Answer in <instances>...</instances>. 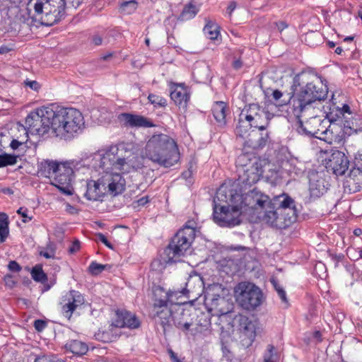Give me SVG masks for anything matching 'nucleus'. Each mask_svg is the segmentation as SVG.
<instances>
[{
    "label": "nucleus",
    "instance_id": "f257e3e1",
    "mask_svg": "<svg viewBox=\"0 0 362 362\" xmlns=\"http://www.w3.org/2000/svg\"><path fill=\"white\" fill-rule=\"evenodd\" d=\"M230 204L218 206L214 204V221L221 227H233L240 223V216L248 214L270 227L284 229L296 221L297 210L295 201L287 194L281 193L273 198L252 190L245 197L230 194Z\"/></svg>",
    "mask_w": 362,
    "mask_h": 362
},
{
    "label": "nucleus",
    "instance_id": "f03ea898",
    "mask_svg": "<svg viewBox=\"0 0 362 362\" xmlns=\"http://www.w3.org/2000/svg\"><path fill=\"white\" fill-rule=\"evenodd\" d=\"M298 92L293 96L291 104L293 115L300 120L309 115L313 110L312 104L315 101L325 100L328 93V88L320 78L314 77L306 74H299L293 79L292 88Z\"/></svg>",
    "mask_w": 362,
    "mask_h": 362
},
{
    "label": "nucleus",
    "instance_id": "7ed1b4c3",
    "mask_svg": "<svg viewBox=\"0 0 362 362\" xmlns=\"http://www.w3.org/2000/svg\"><path fill=\"white\" fill-rule=\"evenodd\" d=\"M93 160L95 166L103 170L104 173L106 171L119 170L124 174L143 167L140 158L124 144L111 146L107 150L99 151L95 153Z\"/></svg>",
    "mask_w": 362,
    "mask_h": 362
},
{
    "label": "nucleus",
    "instance_id": "20e7f679",
    "mask_svg": "<svg viewBox=\"0 0 362 362\" xmlns=\"http://www.w3.org/2000/svg\"><path fill=\"white\" fill-rule=\"evenodd\" d=\"M142 156L164 168H170L180 160L176 142L168 135L156 134L147 141Z\"/></svg>",
    "mask_w": 362,
    "mask_h": 362
},
{
    "label": "nucleus",
    "instance_id": "39448f33",
    "mask_svg": "<svg viewBox=\"0 0 362 362\" xmlns=\"http://www.w3.org/2000/svg\"><path fill=\"white\" fill-rule=\"evenodd\" d=\"M82 2L83 0H30L27 10L33 21L51 26L64 16L66 3L77 8Z\"/></svg>",
    "mask_w": 362,
    "mask_h": 362
},
{
    "label": "nucleus",
    "instance_id": "423d86ee",
    "mask_svg": "<svg viewBox=\"0 0 362 362\" xmlns=\"http://www.w3.org/2000/svg\"><path fill=\"white\" fill-rule=\"evenodd\" d=\"M52 111L53 132L56 136L70 139L80 133L84 127L83 116L77 109L52 104Z\"/></svg>",
    "mask_w": 362,
    "mask_h": 362
},
{
    "label": "nucleus",
    "instance_id": "0eeeda50",
    "mask_svg": "<svg viewBox=\"0 0 362 362\" xmlns=\"http://www.w3.org/2000/svg\"><path fill=\"white\" fill-rule=\"evenodd\" d=\"M242 117L252 122L255 129L249 134L251 136L250 145L255 149L265 146L269 139V133L266 131L271 119L269 112L258 104L252 103L243 108Z\"/></svg>",
    "mask_w": 362,
    "mask_h": 362
},
{
    "label": "nucleus",
    "instance_id": "6e6552de",
    "mask_svg": "<svg viewBox=\"0 0 362 362\" xmlns=\"http://www.w3.org/2000/svg\"><path fill=\"white\" fill-rule=\"evenodd\" d=\"M203 282L200 276L190 277L186 283V287L180 291H170L166 293L165 299H160L154 303L156 315L160 323L164 327L169 323L171 317V312L168 308L170 305L181 304L178 302V298L187 293H199L202 291Z\"/></svg>",
    "mask_w": 362,
    "mask_h": 362
},
{
    "label": "nucleus",
    "instance_id": "1a4fd4ad",
    "mask_svg": "<svg viewBox=\"0 0 362 362\" xmlns=\"http://www.w3.org/2000/svg\"><path fill=\"white\" fill-rule=\"evenodd\" d=\"M195 238V229L187 223L173 238L165 250L168 262H177L187 255Z\"/></svg>",
    "mask_w": 362,
    "mask_h": 362
},
{
    "label": "nucleus",
    "instance_id": "9d476101",
    "mask_svg": "<svg viewBox=\"0 0 362 362\" xmlns=\"http://www.w3.org/2000/svg\"><path fill=\"white\" fill-rule=\"evenodd\" d=\"M235 297L238 305L247 311L255 310L264 300L262 290L255 284L243 281L235 288Z\"/></svg>",
    "mask_w": 362,
    "mask_h": 362
},
{
    "label": "nucleus",
    "instance_id": "9b49d317",
    "mask_svg": "<svg viewBox=\"0 0 362 362\" xmlns=\"http://www.w3.org/2000/svg\"><path fill=\"white\" fill-rule=\"evenodd\" d=\"M54 112L52 105L33 111L25 118V127L32 134L43 136L51 129L53 131Z\"/></svg>",
    "mask_w": 362,
    "mask_h": 362
},
{
    "label": "nucleus",
    "instance_id": "f8f14e48",
    "mask_svg": "<svg viewBox=\"0 0 362 362\" xmlns=\"http://www.w3.org/2000/svg\"><path fill=\"white\" fill-rule=\"evenodd\" d=\"M236 163L244 168L241 180L247 185L257 183L264 173L263 168L265 162L256 157L250 158L248 153L240 154L236 160Z\"/></svg>",
    "mask_w": 362,
    "mask_h": 362
},
{
    "label": "nucleus",
    "instance_id": "ddd939ff",
    "mask_svg": "<svg viewBox=\"0 0 362 362\" xmlns=\"http://www.w3.org/2000/svg\"><path fill=\"white\" fill-rule=\"evenodd\" d=\"M318 125V128L314 129H307V127H305V130L308 134H312L317 138L322 140L326 141L327 139H332V136L334 134V130L336 131V127L338 125L336 122L329 123V120H322L320 117L316 116H312L310 119L306 121L305 125Z\"/></svg>",
    "mask_w": 362,
    "mask_h": 362
},
{
    "label": "nucleus",
    "instance_id": "4468645a",
    "mask_svg": "<svg viewBox=\"0 0 362 362\" xmlns=\"http://www.w3.org/2000/svg\"><path fill=\"white\" fill-rule=\"evenodd\" d=\"M73 170L67 163H62L56 172L52 181V185L57 187L63 194H72L71 176Z\"/></svg>",
    "mask_w": 362,
    "mask_h": 362
},
{
    "label": "nucleus",
    "instance_id": "2eb2a0df",
    "mask_svg": "<svg viewBox=\"0 0 362 362\" xmlns=\"http://www.w3.org/2000/svg\"><path fill=\"white\" fill-rule=\"evenodd\" d=\"M83 303V296L78 291L71 290L62 297L59 303L61 311L64 317L70 319L74 311Z\"/></svg>",
    "mask_w": 362,
    "mask_h": 362
},
{
    "label": "nucleus",
    "instance_id": "dca6fc26",
    "mask_svg": "<svg viewBox=\"0 0 362 362\" xmlns=\"http://www.w3.org/2000/svg\"><path fill=\"white\" fill-rule=\"evenodd\" d=\"M116 171H106L102 175L107 193L113 196L121 194L125 189L126 184L125 180L122 176V173Z\"/></svg>",
    "mask_w": 362,
    "mask_h": 362
},
{
    "label": "nucleus",
    "instance_id": "f3484780",
    "mask_svg": "<svg viewBox=\"0 0 362 362\" xmlns=\"http://www.w3.org/2000/svg\"><path fill=\"white\" fill-rule=\"evenodd\" d=\"M349 160L344 153L334 151L326 160V168L337 176L344 175L348 170Z\"/></svg>",
    "mask_w": 362,
    "mask_h": 362
},
{
    "label": "nucleus",
    "instance_id": "a211bd4d",
    "mask_svg": "<svg viewBox=\"0 0 362 362\" xmlns=\"http://www.w3.org/2000/svg\"><path fill=\"white\" fill-rule=\"evenodd\" d=\"M323 109L326 114V119L329 120V123L336 122L339 125L344 120L353 119L354 114L351 112L350 107L346 104H344L342 107L328 104L324 105Z\"/></svg>",
    "mask_w": 362,
    "mask_h": 362
},
{
    "label": "nucleus",
    "instance_id": "6ab92c4d",
    "mask_svg": "<svg viewBox=\"0 0 362 362\" xmlns=\"http://www.w3.org/2000/svg\"><path fill=\"white\" fill-rule=\"evenodd\" d=\"M112 325L116 327L136 329L140 326V321L134 314L126 310H117L115 312Z\"/></svg>",
    "mask_w": 362,
    "mask_h": 362
},
{
    "label": "nucleus",
    "instance_id": "aec40b11",
    "mask_svg": "<svg viewBox=\"0 0 362 362\" xmlns=\"http://www.w3.org/2000/svg\"><path fill=\"white\" fill-rule=\"evenodd\" d=\"M170 96L176 105L180 107H186L189 100V92L184 83L170 82Z\"/></svg>",
    "mask_w": 362,
    "mask_h": 362
},
{
    "label": "nucleus",
    "instance_id": "412c9836",
    "mask_svg": "<svg viewBox=\"0 0 362 362\" xmlns=\"http://www.w3.org/2000/svg\"><path fill=\"white\" fill-rule=\"evenodd\" d=\"M119 119L124 124L130 127H152L155 125L148 118L131 113H122L119 115Z\"/></svg>",
    "mask_w": 362,
    "mask_h": 362
},
{
    "label": "nucleus",
    "instance_id": "4be33fe9",
    "mask_svg": "<svg viewBox=\"0 0 362 362\" xmlns=\"http://www.w3.org/2000/svg\"><path fill=\"white\" fill-rule=\"evenodd\" d=\"M101 177L97 181L90 180L87 183V189L85 194L89 200L96 201L107 194L105 186Z\"/></svg>",
    "mask_w": 362,
    "mask_h": 362
},
{
    "label": "nucleus",
    "instance_id": "5701e85b",
    "mask_svg": "<svg viewBox=\"0 0 362 362\" xmlns=\"http://www.w3.org/2000/svg\"><path fill=\"white\" fill-rule=\"evenodd\" d=\"M345 182L351 190L360 191L362 188V168L352 165Z\"/></svg>",
    "mask_w": 362,
    "mask_h": 362
},
{
    "label": "nucleus",
    "instance_id": "b1692460",
    "mask_svg": "<svg viewBox=\"0 0 362 362\" xmlns=\"http://www.w3.org/2000/svg\"><path fill=\"white\" fill-rule=\"evenodd\" d=\"M61 163L57 161L44 160L38 163L37 173L40 176L44 177H54Z\"/></svg>",
    "mask_w": 362,
    "mask_h": 362
},
{
    "label": "nucleus",
    "instance_id": "393cba45",
    "mask_svg": "<svg viewBox=\"0 0 362 362\" xmlns=\"http://www.w3.org/2000/svg\"><path fill=\"white\" fill-rule=\"evenodd\" d=\"M356 115H353V119L344 120L339 126L343 127V132L345 134L351 135L353 133L362 132V119L355 117Z\"/></svg>",
    "mask_w": 362,
    "mask_h": 362
},
{
    "label": "nucleus",
    "instance_id": "a878e982",
    "mask_svg": "<svg viewBox=\"0 0 362 362\" xmlns=\"http://www.w3.org/2000/svg\"><path fill=\"white\" fill-rule=\"evenodd\" d=\"M227 105L224 102H216L212 107L213 115L217 122L224 124L226 123Z\"/></svg>",
    "mask_w": 362,
    "mask_h": 362
},
{
    "label": "nucleus",
    "instance_id": "bb28decb",
    "mask_svg": "<svg viewBox=\"0 0 362 362\" xmlns=\"http://www.w3.org/2000/svg\"><path fill=\"white\" fill-rule=\"evenodd\" d=\"M66 350L75 355H83L88 351V346L86 343L78 340H71L65 345Z\"/></svg>",
    "mask_w": 362,
    "mask_h": 362
},
{
    "label": "nucleus",
    "instance_id": "cd10ccee",
    "mask_svg": "<svg viewBox=\"0 0 362 362\" xmlns=\"http://www.w3.org/2000/svg\"><path fill=\"white\" fill-rule=\"evenodd\" d=\"M254 128L252 122L242 117V112L239 115L238 124L235 128V134L238 136L245 138L250 129Z\"/></svg>",
    "mask_w": 362,
    "mask_h": 362
},
{
    "label": "nucleus",
    "instance_id": "c85d7f7f",
    "mask_svg": "<svg viewBox=\"0 0 362 362\" xmlns=\"http://www.w3.org/2000/svg\"><path fill=\"white\" fill-rule=\"evenodd\" d=\"M31 276L34 281L40 282L45 286L44 291H48L51 286L49 285H45V283L47 281V274L43 272L42 267L41 265L37 264L35 265L32 271H31Z\"/></svg>",
    "mask_w": 362,
    "mask_h": 362
},
{
    "label": "nucleus",
    "instance_id": "c756f323",
    "mask_svg": "<svg viewBox=\"0 0 362 362\" xmlns=\"http://www.w3.org/2000/svg\"><path fill=\"white\" fill-rule=\"evenodd\" d=\"M309 189L313 197H320L326 191L324 181L322 179H311Z\"/></svg>",
    "mask_w": 362,
    "mask_h": 362
},
{
    "label": "nucleus",
    "instance_id": "7c9ffc66",
    "mask_svg": "<svg viewBox=\"0 0 362 362\" xmlns=\"http://www.w3.org/2000/svg\"><path fill=\"white\" fill-rule=\"evenodd\" d=\"M9 221L6 213L0 212V243L6 241L9 235Z\"/></svg>",
    "mask_w": 362,
    "mask_h": 362
},
{
    "label": "nucleus",
    "instance_id": "2f4dec72",
    "mask_svg": "<svg viewBox=\"0 0 362 362\" xmlns=\"http://www.w3.org/2000/svg\"><path fill=\"white\" fill-rule=\"evenodd\" d=\"M263 358V362H278L279 360V356L276 348L272 344L267 346Z\"/></svg>",
    "mask_w": 362,
    "mask_h": 362
},
{
    "label": "nucleus",
    "instance_id": "473e14b6",
    "mask_svg": "<svg viewBox=\"0 0 362 362\" xmlns=\"http://www.w3.org/2000/svg\"><path fill=\"white\" fill-rule=\"evenodd\" d=\"M305 41L310 47L318 45L322 41V35L319 32L311 31L306 33L305 36Z\"/></svg>",
    "mask_w": 362,
    "mask_h": 362
},
{
    "label": "nucleus",
    "instance_id": "72a5a7b5",
    "mask_svg": "<svg viewBox=\"0 0 362 362\" xmlns=\"http://www.w3.org/2000/svg\"><path fill=\"white\" fill-rule=\"evenodd\" d=\"M271 283L273 285L275 291L278 293V296L281 300L282 303L285 304L286 307H288V300L287 299L286 293L283 286L280 285L278 281L274 278L271 279Z\"/></svg>",
    "mask_w": 362,
    "mask_h": 362
},
{
    "label": "nucleus",
    "instance_id": "f704fd0d",
    "mask_svg": "<svg viewBox=\"0 0 362 362\" xmlns=\"http://www.w3.org/2000/svg\"><path fill=\"white\" fill-rule=\"evenodd\" d=\"M203 31L204 35L210 40L217 39L219 35L218 26L211 23H209L205 25V27L203 29Z\"/></svg>",
    "mask_w": 362,
    "mask_h": 362
},
{
    "label": "nucleus",
    "instance_id": "c9c22d12",
    "mask_svg": "<svg viewBox=\"0 0 362 362\" xmlns=\"http://www.w3.org/2000/svg\"><path fill=\"white\" fill-rule=\"evenodd\" d=\"M17 163V156L11 154H0V168L13 165Z\"/></svg>",
    "mask_w": 362,
    "mask_h": 362
},
{
    "label": "nucleus",
    "instance_id": "e433bc0d",
    "mask_svg": "<svg viewBox=\"0 0 362 362\" xmlns=\"http://www.w3.org/2000/svg\"><path fill=\"white\" fill-rule=\"evenodd\" d=\"M198 12V9L195 6L189 4L185 6L181 13V18L182 20H189L194 18Z\"/></svg>",
    "mask_w": 362,
    "mask_h": 362
},
{
    "label": "nucleus",
    "instance_id": "4c0bfd02",
    "mask_svg": "<svg viewBox=\"0 0 362 362\" xmlns=\"http://www.w3.org/2000/svg\"><path fill=\"white\" fill-rule=\"evenodd\" d=\"M148 99L151 104L155 105H158L159 107H165L167 105L166 99L161 96L149 94Z\"/></svg>",
    "mask_w": 362,
    "mask_h": 362
},
{
    "label": "nucleus",
    "instance_id": "58836bf2",
    "mask_svg": "<svg viewBox=\"0 0 362 362\" xmlns=\"http://www.w3.org/2000/svg\"><path fill=\"white\" fill-rule=\"evenodd\" d=\"M137 8V4L135 1H125L122 4L121 9L127 14L133 13Z\"/></svg>",
    "mask_w": 362,
    "mask_h": 362
},
{
    "label": "nucleus",
    "instance_id": "ea45409f",
    "mask_svg": "<svg viewBox=\"0 0 362 362\" xmlns=\"http://www.w3.org/2000/svg\"><path fill=\"white\" fill-rule=\"evenodd\" d=\"M106 264H98L96 262H93L90 264L88 267V270L90 273L93 275H98L101 273L103 270H105Z\"/></svg>",
    "mask_w": 362,
    "mask_h": 362
},
{
    "label": "nucleus",
    "instance_id": "a19ab883",
    "mask_svg": "<svg viewBox=\"0 0 362 362\" xmlns=\"http://www.w3.org/2000/svg\"><path fill=\"white\" fill-rule=\"evenodd\" d=\"M17 213L18 214H20L23 218V221L24 223L28 222V221H30L32 219V217L29 216L28 214V210L27 208L20 207L18 209Z\"/></svg>",
    "mask_w": 362,
    "mask_h": 362
},
{
    "label": "nucleus",
    "instance_id": "79ce46f5",
    "mask_svg": "<svg viewBox=\"0 0 362 362\" xmlns=\"http://www.w3.org/2000/svg\"><path fill=\"white\" fill-rule=\"evenodd\" d=\"M47 327V322L42 320H36L34 322V327L37 332H42Z\"/></svg>",
    "mask_w": 362,
    "mask_h": 362
},
{
    "label": "nucleus",
    "instance_id": "37998d69",
    "mask_svg": "<svg viewBox=\"0 0 362 362\" xmlns=\"http://www.w3.org/2000/svg\"><path fill=\"white\" fill-rule=\"evenodd\" d=\"M352 165L358 167L359 168H362V151H358V153L356 154L354 161Z\"/></svg>",
    "mask_w": 362,
    "mask_h": 362
},
{
    "label": "nucleus",
    "instance_id": "c03bdc74",
    "mask_svg": "<svg viewBox=\"0 0 362 362\" xmlns=\"http://www.w3.org/2000/svg\"><path fill=\"white\" fill-rule=\"evenodd\" d=\"M97 240L102 242L103 244H105L107 247L112 249V244L108 241L107 238L103 235V233H98L96 234Z\"/></svg>",
    "mask_w": 362,
    "mask_h": 362
},
{
    "label": "nucleus",
    "instance_id": "a18cd8bd",
    "mask_svg": "<svg viewBox=\"0 0 362 362\" xmlns=\"http://www.w3.org/2000/svg\"><path fill=\"white\" fill-rule=\"evenodd\" d=\"M8 268L10 271L15 272H18L21 270V267L16 261H11L8 263Z\"/></svg>",
    "mask_w": 362,
    "mask_h": 362
},
{
    "label": "nucleus",
    "instance_id": "49530a36",
    "mask_svg": "<svg viewBox=\"0 0 362 362\" xmlns=\"http://www.w3.org/2000/svg\"><path fill=\"white\" fill-rule=\"evenodd\" d=\"M241 326L245 330H249L252 326V322L248 320V318L246 317H242L240 318Z\"/></svg>",
    "mask_w": 362,
    "mask_h": 362
},
{
    "label": "nucleus",
    "instance_id": "de8ad7c7",
    "mask_svg": "<svg viewBox=\"0 0 362 362\" xmlns=\"http://www.w3.org/2000/svg\"><path fill=\"white\" fill-rule=\"evenodd\" d=\"M331 258L337 267H338L339 263L344 259V255L343 254H332L331 255Z\"/></svg>",
    "mask_w": 362,
    "mask_h": 362
},
{
    "label": "nucleus",
    "instance_id": "09e8293b",
    "mask_svg": "<svg viewBox=\"0 0 362 362\" xmlns=\"http://www.w3.org/2000/svg\"><path fill=\"white\" fill-rule=\"evenodd\" d=\"M193 324L192 322H185L182 323L181 322H179L177 323L176 326L181 329L182 331L186 332L189 331L191 326H192Z\"/></svg>",
    "mask_w": 362,
    "mask_h": 362
},
{
    "label": "nucleus",
    "instance_id": "8fccbe9b",
    "mask_svg": "<svg viewBox=\"0 0 362 362\" xmlns=\"http://www.w3.org/2000/svg\"><path fill=\"white\" fill-rule=\"evenodd\" d=\"M4 281H5L6 285L10 288L13 287L16 284V281L13 280V278L11 275L5 276Z\"/></svg>",
    "mask_w": 362,
    "mask_h": 362
},
{
    "label": "nucleus",
    "instance_id": "3c124183",
    "mask_svg": "<svg viewBox=\"0 0 362 362\" xmlns=\"http://www.w3.org/2000/svg\"><path fill=\"white\" fill-rule=\"evenodd\" d=\"M80 248V243L78 240L73 242L71 246L69 247V251L70 253H74L77 252Z\"/></svg>",
    "mask_w": 362,
    "mask_h": 362
},
{
    "label": "nucleus",
    "instance_id": "603ef678",
    "mask_svg": "<svg viewBox=\"0 0 362 362\" xmlns=\"http://www.w3.org/2000/svg\"><path fill=\"white\" fill-rule=\"evenodd\" d=\"M283 96V93L279 90H275L272 93L273 99L278 102Z\"/></svg>",
    "mask_w": 362,
    "mask_h": 362
},
{
    "label": "nucleus",
    "instance_id": "864d4df0",
    "mask_svg": "<svg viewBox=\"0 0 362 362\" xmlns=\"http://www.w3.org/2000/svg\"><path fill=\"white\" fill-rule=\"evenodd\" d=\"M25 84L33 90H37L39 88V84L35 81H27L25 82Z\"/></svg>",
    "mask_w": 362,
    "mask_h": 362
},
{
    "label": "nucleus",
    "instance_id": "5fc2aeb1",
    "mask_svg": "<svg viewBox=\"0 0 362 362\" xmlns=\"http://www.w3.org/2000/svg\"><path fill=\"white\" fill-rule=\"evenodd\" d=\"M235 8L236 3L235 1H231L227 8V12L228 13L229 16H231L233 11L235 9Z\"/></svg>",
    "mask_w": 362,
    "mask_h": 362
},
{
    "label": "nucleus",
    "instance_id": "6e6d98bb",
    "mask_svg": "<svg viewBox=\"0 0 362 362\" xmlns=\"http://www.w3.org/2000/svg\"><path fill=\"white\" fill-rule=\"evenodd\" d=\"M66 211L71 214H75L78 213V209L74 207L73 206L70 204H66Z\"/></svg>",
    "mask_w": 362,
    "mask_h": 362
},
{
    "label": "nucleus",
    "instance_id": "4d7b16f0",
    "mask_svg": "<svg viewBox=\"0 0 362 362\" xmlns=\"http://www.w3.org/2000/svg\"><path fill=\"white\" fill-rule=\"evenodd\" d=\"M206 300H211V305H213V306H217L218 305V301L219 300H221L222 301L224 300L223 298H221L220 297V296H218V297L216 298H213L211 299H209V297H207Z\"/></svg>",
    "mask_w": 362,
    "mask_h": 362
},
{
    "label": "nucleus",
    "instance_id": "13d9d810",
    "mask_svg": "<svg viewBox=\"0 0 362 362\" xmlns=\"http://www.w3.org/2000/svg\"><path fill=\"white\" fill-rule=\"evenodd\" d=\"M313 337L316 339L317 342L318 343L322 341V334L320 331L314 332Z\"/></svg>",
    "mask_w": 362,
    "mask_h": 362
},
{
    "label": "nucleus",
    "instance_id": "bf43d9fd",
    "mask_svg": "<svg viewBox=\"0 0 362 362\" xmlns=\"http://www.w3.org/2000/svg\"><path fill=\"white\" fill-rule=\"evenodd\" d=\"M242 66H243V62L240 59H236L233 63V67L235 69H239L242 67Z\"/></svg>",
    "mask_w": 362,
    "mask_h": 362
},
{
    "label": "nucleus",
    "instance_id": "052dcab7",
    "mask_svg": "<svg viewBox=\"0 0 362 362\" xmlns=\"http://www.w3.org/2000/svg\"><path fill=\"white\" fill-rule=\"evenodd\" d=\"M102 42H103V40H102L101 37H100L98 35H95L93 37V42L95 45H100L102 44Z\"/></svg>",
    "mask_w": 362,
    "mask_h": 362
},
{
    "label": "nucleus",
    "instance_id": "680f3d73",
    "mask_svg": "<svg viewBox=\"0 0 362 362\" xmlns=\"http://www.w3.org/2000/svg\"><path fill=\"white\" fill-rule=\"evenodd\" d=\"M21 144V142H19L18 141L16 140V139H13L11 142V144H10V146L11 147V148L13 149H17L19 146Z\"/></svg>",
    "mask_w": 362,
    "mask_h": 362
},
{
    "label": "nucleus",
    "instance_id": "e2e57ef3",
    "mask_svg": "<svg viewBox=\"0 0 362 362\" xmlns=\"http://www.w3.org/2000/svg\"><path fill=\"white\" fill-rule=\"evenodd\" d=\"M137 202L139 206H144L148 202V198L146 197H144L139 199L137 201Z\"/></svg>",
    "mask_w": 362,
    "mask_h": 362
},
{
    "label": "nucleus",
    "instance_id": "0e129e2a",
    "mask_svg": "<svg viewBox=\"0 0 362 362\" xmlns=\"http://www.w3.org/2000/svg\"><path fill=\"white\" fill-rule=\"evenodd\" d=\"M170 358L173 360L174 362H181L180 359L177 357V355L173 351H170Z\"/></svg>",
    "mask_w": 362,
    "mask_h": 362
},
{
    "label": "nucleus",
    "instance_id": "69168bd1",
    "mask_svg": "<svg viewBox=\"0 0 362 362\" xmlns=\"http://www.w3.org/2000/svg\"><path fill=\"white\" fill-rule=\"evenodd\" d=\"M40 255L47 259L53 257L54 255L48 252H42Z\"/></svg>",
    "mask_w": 362,
    "mask_h": 362
},
{
    "label": "nucleus",
    "instance_id": "338daca9",
    "mask_svg": "<svg viewBox=\"0 0 362 362\" xmlns=\"http://www.w3.org/2000/svg\"><path fill=\"white\" fill-rule=\"evenodd\" d=\"M223 192H224V190H223V187L220 188V189L218 190V192H217V198H218V199H221V197H222V196H223Z\"/></svg>",
    "mask_w": 362,
    "mask_h": 362
},
{
    "label": "nucleus",
    "instance_id": "774afa93",
    "mask_svg": "<svg viewBox=\"0 0 362 362\" xmlns=\"http://www.w3.org/2000/svg\"><path fill=\"white\" fill-rule=\"evenodd\" d=\"M8 51V49L6 47H0V54H5Z\"/></svg>",
    "mask_w": 362,
    "mask_h": 362
}]
</instances>
